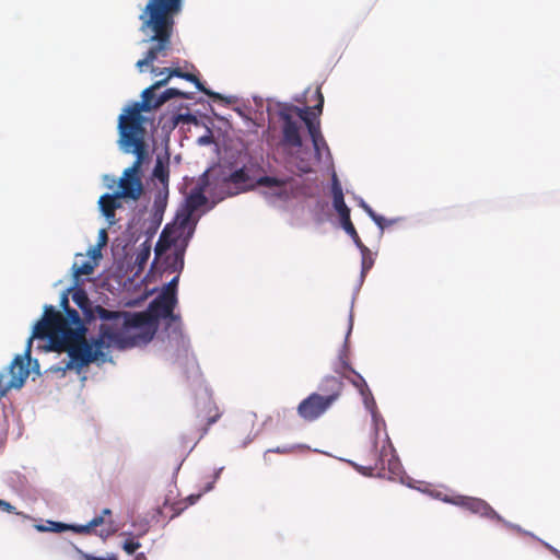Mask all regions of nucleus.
I'll use <instances>...</instances> for the list:
<instances>
[{
  "label": "nucleus",
  "instance_id": "c9c22d12",
  "mask_svg": "<svg viewBox=\"0 0 560 560\" xmlns=\"http://www.w3.org/2000/svg\"><path fill=\"white\" fill-rule=\"evenodd\" d=\"M170 70L171 69H167V68L161 70L153 66L151 67V72L154 74H163L164 72H167V75L164 79H161V80L156 81L154 84H152L156 90L165 86L168 83L170 79L172 78V77H170Z\"/></svg>",
  "mask_w": 560,
  "mask_h": 560
},
{
  "label": "nucleus",
  "instance_id": "4468645a",
  "mask_svg": "<svg viewBox=\"0 0 560 560\" xmlns=\"http://www.w3.org/2000/svg\"><path fill=\"white\" fill-rule=\"evenodd\" d=\"M343 383L341 377L327 375L322 378L315 394L322 396L328 404L334 406L343 393Z\"/></svg>",
  "mask_w": 560,
  "mask_h": 560
},
{
  "label": "nucleus",
  "instance_id": "7c9ffc66",
  "mask_svg": "<svg viewBox=\"0 0 560 560\" xmlns=\"http://www.w3.org/2000/svg\"><path fill=\"white\" fill-rule=\"evenodd\" d=\"M73 276L78 280L81 276H90L94 271V265L91 261H84L81 265L77 262L72 266Z\"/></svg>",
  "mask_w": 560,
  "mask_h": 560
},
{
  "label": "nucleus",
  "instance_id": "f704fd0d",
  "mask_svg": "<svg viewBox=\"0 0 560 560\" xmlns=\"http://www.w3.org/2000/svg\"><path fill=\"white\" fill-rule=\"evenodd\" d=\"M200 497L201 494L189 495L185 499L186 503L184 505L183 503H176L175 505H173L172 509L174 510V513L171 515V518L177 516L188 505L196 503Z\"/></svg>",
  "mask_w": 560,
  "mask_h": 560
},
{
  "label": "nucleus",
  "instance_id": "1a4fd4ad",
  "mask_svg": "<svg viewBox=\"0 0 560 560\" xmlns=\"http://www.w3.org/2000/svg\"><path fill=\"white\" fill-rule=\"evenodd\" d=\"M332 406L322 396L311 393L296 408L298 415L307 422H313L326 413Z\"/></svg>",
  "mask_w": 560,
  "mask_h": 560
},
{
  "label": "nucleus",
  "instance_id": "8fccbe9b",
  "mask_svg": "<svg viewBox=\"0 0 560 560\" xmlns=\"http://www.w3.org/2000/svg\"><path fill=\"white\" fill-rule=\"evenodd\" d=\"M113 560H118V558H117V556H116V555L114 556V559H113Z\"/></svg>",
  "mask_w": 560,
  "mask_h": 560
},
{
  "label": "nucleus",
  "instance_id": "39448f33",
  "mask_svg": "<svg viewBox=\"0 0 560 560\" xmlns=\"http://www.w3.org/2000/svg\"><path fill=\"white\" fill-rule=\"evenodd\" d=\"M155 90L153 85L147 88L141 94L142 102L133 103L127 108L125 115H120L118 124L119 136L144 140L145 129L142 126L143 118L141 112H149L159 107L154 105L156 100Z\"/></svg>",
  "mask_w": 560,
  "mask_h": 560
},
{
  "label": "nucleus",
  "instance_id": "f8f14e48",
  "mask_svg": "<svg viewBox=\"0 0 560 560\" xmlns=\"http://www.w3.org/2000/svg\"><path fill=\"white\" fill-rule=\"evenodd\" d=\"M177 305V299H172L159 294L149 305V313L155 319H168L171 322L179 320V315L174 314Z\"/></svg>",
  "mask_w": 560,
  "mask_h": 560
},
{
  "label": "nucleus",
  "instance_id": "a211bd4d",
  "mask_svg": "<svg viewBox=\"0 0 560 560\" xmlns=\"http://www.w3.org/2000/svg\"><path fill=\"white\" fill-rule=\"evenodd\" d=\"M332 205H334L335 210L338 212V214L340 217L341 224L343 222L351 220L350 219V209L348 208V206L345 202L342 188L336 177L332 183Z\"/></svg>",
  "mask_w": 560,
  "mask_h": 560
},
{
  "label": "nucleus",
  "instance_id": "cd10ccee",
  "mask_svg": "<svg viewBox=\"0 0 560 560\" xmlns=\"http://www.w3.org/2000/svg\"><path fill=\"white\" fill-rule=\"evenodd\" d=\"M106 521L104 518L103 515H98V516H95L93 517L88 524L85 525H77L74 527H72V532L77 533V534H91L92 530L95 528V527H98L101 526L102 524H104Z\"/></svg>",
  "mask_w": 560,
  "mask_h": 560
},
{
  "label": "nucleus",
  "instance_id": "b1692460",
  "mask_svg": "<svg viewBox=\"0 0 560 560\" xmlns=\"http://www.w3.org/2000/svg\"><path fill=\"white\" fill-rule=\"evenodd\" d=\"M151 255V244L147 240L143 242L139 248L137 249L136 257H135V267H136V275L138 276L141 273L150 258Z\"/></svg>",
  "mask_w": 560,
  "mask_h": 560
},
{
  "label": "nucleus",
  "instance_id": "4c0bfd02",
  "mask_svg": "<svg viewBox=\"0 0 560 560\" xmlns=\"http://www.w3.org/2000/svg\"><path fill=\"white\" fill-rule=\"evenodd\" d=\"M77 551L80 555L82 560H113L114 556H115V553H109V555H107V557L104 558V557H97V556L84 552L81 549H77Z\"/></svg>",
  "mask_w": 560,
  "mask_h": 560
},
{
  "label": "nucleus",
  "instance_id": "ea45409f",
  "mask_svg": "<svg viewBox=\"0 0 560 560\" xmlns=\"http://www.w3.org/2000/svg\"><path fill=\"white\" fill-rule=\"evenodd\" d=\"M0 510L8 513H13L15 511V508L7 501L0 500Z\"/></svg>",
  "mask_w": 560,
  "mask_h": 560
},
{
  "label": "nucleus",
  "instance_id": "72a5a7b5",
  "mask_svg": "<svg viewBox=\"0 0 560 560\" xmlns=\"http://www.w3.org/2000/svg\"><path fill=\"white\" fill-rule=\"evenodd\" d=\"M361 207L364 209V211L369 214V217L375 222V224L381 229L384 230V221L385 218L375 213L373 209L366 205L363 200L361 201Z\"/></svg>",
  "mask_w": 560,
  "mask_h": 560
},
{
  "label": "nucleus",
  "instance_id": "49530a36",
  "mask_svg": "<svg viewBox=\"0 0 560 560\" xmlns=\"http://www.w3.org/2000/svg\"><path fill=\"white\" fill-rule=\"evenodd\" d=\"M133 560H148L147 556L143 552H139L136 555Z\"/></svg>",
  "mask_w": 560,
  "mask_h": 560
},
{
  "label": "nucleus",
  "instance_id": "0eeeda50",
  "mask_svg": "<svg viewBox=\"0 0 560 560\" xmlns=\"http://www.w3.org/2000/svg\"><path fill=\"white\" fill-rule=\"evenodd\" d=\"M364 475L378 477L397 476L400 472V463L397 456L394 454L393 447L383 446L380 454H375L373 463L368 466H362Z\"/></svg>",
  "mask_w": 560,
  "mask_h": 560
},
{
  "label": "nucleus",
  "instance_id": "f03ea898",
  "mask_svg": "<svg viewBox=\"0 0 560 560\" xmlns=\"http://www.w3.org/2000/svg\"><path fill=\"white\" fill-rule=\"evenodd\" d=\"M183 10V0H149L139 15L140 31L153 43L143 59L136 66L143 71L144 66H152L159 56H167L172 48L175 18Z\"/></svg>",
  "mask_w": 560,
  "mask_h": 560
},
{
  "label": "nucleus",
  "instance_id": "c85d7f7f",
  "mask_svg": "<svg viewBox=\"0 0 560 560\" xmlns=\"http://www.w3.org/2000/svg\"><path fill=\"white\" fill-rule=\"evenodd\" d=\"M342 228L343 230L346 231L347 234H349L351 236V238L353 240L354 244L357 245L358 248H360L361 253L364 254V253H369V248L362 243L353 223L351 220L347 221V222H343L342 223Z\"/></svg>",
  "mask_w": 560,
  "mask_h": 560
},
{
  "label": "nucleus",
  "instance_id": "5701e85b",
  "mask_svg": "<svg viewBox=\"0 0 560 560\" xmlns=\"http://www.w3.org/2000/svg\"><path fill=\"white\" fill-rule=\"evenodd\" d=\"M186 202H187L188 214L183 220L180 225L185 224V222L187 221L188 217L195 210L199 209L200 207H202V206H205L207 203V197L205 196L202 188H195L194 190H191V192L187 197Z\"/></svg>",
  "mask_w": 560,
  "mask_h": 560
},
{
  "label": "nucleus",
  "instance_id": "f257e3e1",
  "mask_svg": "<svg viewBox=\"0 0 560 560\" xmlns=\"http://www.w3.org/2000/svg\"><path fill=\"white\" fill-rule=\"evenodd\" d=\"M62 315L52 305H46L43 318L34 326L33 335L28 339L25 355L30 360L33 338L47 339L50 349L66 351L68 358L60 361L52 370L65 373L74 370L80 373L92 362H106V350L110 348L127 349L136 345L135 339L122 332H115L108 325L100 326V334L92 342L86 340V327L79 313L71 307L65 308Z\"/></svg>",
  "mask_w": 560,
  "mask_h": 560
},
{
  "label": "nucleus",
  "instance_id": "dca6fc26",
  "mask_svg": "<svg viewBox=\"0 0 560 560\" xmlns=\"http://www.w3.org/2000/svg\"><path fill=\"white\" fill-rule=\"evenodd\" d=\"M11 380L8 387L2 390L5 394L8 388H21L30 375L28 365L24 362L22 355H16L10 365Z\"/></svg>",
  "mask_w": 560,
  "mask_h": 560
},
{
  "label": "nucleus",
  "instance_id": "2f4dec72",
  "mask_svg": "<svg viewBox=\"0 0 560 560\" xmlns=\"http://www.w3.org/2000/svg\"><path fill=\"white\" fill-rule=\"evenodd\" d=\"M48 524H49V526L37 525L36 528L39 532L51 530V532H56V533H61L65 530H72V527L75 526V525H67L63 523L51 522V521L48 522Z\"/></svg>",
  "mask_w": 560,
  "mask_h": 560
},
{
  "label": "nucleus",
  "instance_id": "6ab92c4d",
  "mask_svg": "<svg viewBox=\"0 0 560 560\" xmlns=\"http://www.w3.org/2000/svg\"><path fill=\"white\" fill-rule=\"evenodd\" d=\"M350 373H351V375L342 373L341 377L348 380L358 389V392L362 396L365 405L369 404V400L373 401L372 393H371L365 380L363 378V376L361 374H359L354 369H350Z\"/></svg>",
  "mask_w": 560,
  "mask_h": 560
},
{
  "label": "nucleus",
  "instance_id": "c03bdc74",
  "mask_svg": "<svg viewBox=\"0 0 560 560\" xmlns=\"http://www.w3.org/2000/svg\"><path fill=\"white\" fill-rule=\"evenodd\" d=\"M114 532H115V529H114V528H108V529H106V530L102 529L100 535H101L102 537H107V536H109L110 534H113Z\"/></svg>",
  "mask_w": 560,
  "mask_h": 560
},
{
  "label": "nucleus",
  "instance_id": "393cba45",
  "mask_svg": "<svg viewBox=\"0 0 560 560\" xmlns=\"http://www.w3.org/2000/svg\"><path fill=\"white\" fill-rule=\"evenodd\" d=\"M175 97L184 98V100H191L192 95H191V93L183 92L175 88H170V89H166L163 93H161L156 97V100L154 101V105L160 107L167 101L175 98Z\"/></svg>",
  "mask_w": 560,
  "mask_h": 560
},
{
  "label": "nucleus",
  "instance_id": "58836bf2",
  "mask_svg": "<svg viewBox=\"0 0 560 560\" xmlns=\"http://www.w3.org/2000/svg\"><path fill=\"white\" fill-rule=\"evenodd\" d=\"M141 547V544L139 541H136L133 539H128L122 544V549L128 553L132 555L135 553L139 548Z\"/></svg>",
  "mask_w": 560,
  "mask_h": 560
},
{
  "label": "nucleus",
  "instance_id": "de8ad7c7",
  "mask_svg": "<svg viewBox=\"0 0 560 560\" xmlns=\"http://www.w3.org/2000/svg\"><path fill=\"white\" fill-rule=\"evenodd\" d=\"M101 515H103L104 517L107 516V515L109 516V515H112V511L109 509H104L102 511Z\"/></svg>",
  "mask_w": 560,
  "mask_h": 560
},
{
  "label": "nucleus",
  "instance_id": "c756f323",
  "mask_svg": "<svg viewBox=\"0 0 560 560\" xmlns=\"http://www.w3.org/2000/svg\"><path fill=\"white\" fill-rule=\"evenodd\" d=\"M166 198H167V190H165V194L162 195V192H159L156 196L153 208H154V218L156 221V225H160L162 221V215L166 207Z\"/></svg>",
  "mask_w": 560,
  "mask_h": 560
},
{
  "label": "nucleus",
  "instance_id": "a18cd8bd",
  "mask_svg": "<svg viewBox=\"0 0 560 560\" xmlns=\"http://www.w3.org/2000/svg\"><path fill=\"white\" fill-rule=\"evenodd\" d=\"M61 306L63 307V310L67 308V307H70L67 295L62 296V299H61Z\"/></svg>",
  "mask_w": 560,
  "mask_h": 560
},
{
  "label": "nucleus",
  "instance_id": "aec40b11",
  "mask_svg": "<svg viewBox=\"0 0 560 560\" xmlns=\"http://www.w3.org/2000/svg\"><path fill=\"white\" fill-rule=\"evenodd\" d=\"M153 177L158 179L167 190L170 180V155L165 153L164 156L158 155L153 168Z\"/></svg>",
  "mask_w": 560,
  "mask_h": 560
},
{
  "label": "nucleus",
  "instance_id": "412c9836",
  "mask_svg": "<svg viewBox=\"0 0 560 560\" xmlns=\"http://www.w3.org/2000/svg\"><path fill=\"white\" fill-rule=\"evenodd\" d=\"M118 198L117 194H105L98 200L101 211L110 224L114 223L116 209L120 207Z\"/></svg>",
  "mask_w": 560,
  "mask_h": 560
},
{
  "label": "nucleus",
  "instance_id": "20e7f679",
  "mask_svg": "<svg viewBox=\"0 0 560 560\" xmlns=\"http://www.w3.org/2000/svg\"><path fill=\"white\" fill-rule=\"evenodd\" d=\"M120 149L126 153H133L136 160L132 165L126 168L119 180V192L117 196L131 200H138L143 192L140 171L148 159V150L144 140L119 136Z\"/></svg>",
  "mask_w": 560,
  "mask_h": 560
},
{
  "label": "nucleus",
  "instance_id": "a878e982",
  "mask_svg": "<svg viewBox=\"0 0 560 560\" xmlns=\"http://www.w3.org/2000/svg\"><path fill=\"white\" fill-rule=\"evenodd\" d=\"M184 254L185 248L176 249L173 254L166 257L167 268L173 272H180L184 268Z\"/></svg>",
  "mask_w": 560,
  "mask_h": 560
},
{
  "label": "nucleus",
  "instance_id": "f3484780",
  "mask_svg": "<svg viewBox=\"0 0 560 560\" xmlns=\"http://www.w3.org/2000/svg\"><path fill=\"white\" fill-rule=\"evenodd\" d=\"M170 77H177V78H182L184 80H187L189 82H192L200 92H202L203 94L208 95L213 101H222V102H225L228 104L231 103L230 100L225 98L220 93H217V92H213V91L207 89L201 83V81L195 74H192V73L184 72L179 68H175V69H171L170 70Z\"/></svg>",
  "mask_w": 560,
  "mask_h": 560
},
{
  "label": "nucleus",
  "instance_id": "a19ab883",
  "mask_svg": "<svg viewBox=\"0 0 560 560\" xmlns=\"http://www.w3.org/2000/svg\"><path fill=\"white\" fill-rule=\"evenodd\" d=\"M369 253H364L362 254L363 258H362V272H365L366 270H369L371 267H372V260H368L366 258V255H369Z\"/></svg>",
  "mask_w": 560,
  "mask_h": 560
},
{
  "label": "nucleus",
  "instance_id": "2eb2a0df",
  "mask_svg": "<svg viewBox=\"0 0 560 560\" xmlns=\"http://www.w3.org/2000/svg\"><path fill=\"white\" fill-rule=\"evenodd\" d=\"M196 418L197 421L195 427L198 434L197 440L199 441L208 432L209 427L218 421L220 413L218 409L208 401L202 404V406L199 408Z\"/></svg>",
  "mask_w": 560,
  "mask_h": 560
},
{
  "label": "nucleus",
  "instance_id": "e433bc0d",
  "mask_svg": "<svg viewBox=\"0 0 560 560\" xmlns=\"http://www.w3.org/2000/svg\"><path fill=\"white\" fill-rule=\"evenodd\" d=\"M352 369L348 362V355L347 353H342L339 357L338 366L335 368V371L342 376V373H346L345 371H349Z\"/></svg>",
  "mask_w": 560,
  "mask_h": 560
},
{
  "label": "nucleus",
  "instance_id": "9d476101",
  "mask_svg": "<svg viewBox=\"0 0 560 560\" xmlns=\"http://www.w3.org/2000/svg\"><path fill=\"white\" fill-rule=\"evenodd\" d=\"M292 180V177L261 176L256 179V184L269 189L268 197L288 201L293 197V190L289 187Z\"/></svg>",
  "mask_w": 560,
  "mask_h": 560
},
{
  "label": "nucleus",
  "instance_id": "bb28decb",
  "mask_svg": "<svg viewBox=\"0 0 560 560\" xmlns=\"http://www.w3.org/2000/svg\"><path fill=\"white\" fill-rule=\"evenodd\" d=\"M175 243V238H173L171 236V233L168 231V228L166 226L161 235H160V238L156 243V246H155V256L156 257H160L164 254V252L172 245Z\"/></svg>",
  "mask_w": 560,
  "mask_h": 560
},
{
  "label": "nucleus",
  "instance_id": "423d86ee",
  "mask_svg": "<svg viewBox=\"0 0 560 560\" xmlns=\"http://www.w3.org/2000/svg\"><path fill=\"white\" fill-rule=\"evenodd\" d=\"M315 95L317 98V104L313 108L306 107V109L296 110L303 115L301 116V120L307 127L308 133L313 142L316 160L319 161L322 159L323 151H328L329 149L325 138L322 135L320 121L318 119L324 106V96L319 88L316 89Z\"/></svg>",
  "mask_w": 560,
  "mask_h": 560
},
{
  "label": "nucleus",
  "instance_id": "6e6552de",
  "mask_svg": "<svg viewBox=\"0 0 560 560\" xmlns=\"http://www.w3.org/2000/svg\"><path fill=\"white\" fill-rule=\"evenodd\" d=\"M296 109H301L294 105L283 106L279 110V118L283 121L282 126V137L283 143L285 145L292 148H302V138L300 135V125L299 121L293 118V115H296L300 119L302 114H300Z\"/></svg>",
  "mask_w": 560,
  "mask_h": 560
},
{
  "label": "nucleus",
  "instance_id": "79ce46f5",
  "mask_svg": "<svg viewBox=\"0 0 560 560\" xmlns=\"http://www.w3.org/2000/svg\"><path fill=\"white\" fill-rule=\"evenodd\" d=\"M292 451H293L292 446H283V447H277L273 450H269V452H275V453H279V454H289Z\"/></svg>",
  "mask_w": 560,
  "mask_h": 560
},
{
  "label": "nucleus",
  "instance_id": "09e8293b",
  "mask_svg": "<svg viewBox=\"0 0 560 560\" xmlns=\"http://www.w3.org/2000/svg\"><path fill=\"white\" fill-rule=\"evenodd\" d=\"M395 221H396V220H387V219H385V221H384V229H385L386 226L392 225Z\"/></svg>",
  "mask_w": 560,
  "mask_h": 560
},
{
  "label": "nucleus",
  "instance_id": "9b49d317",
  "mask_svg": "<svg viewBox=\"0 0 560 560\" xmlns=\"http://www.w3.org/2000/svg\"><path fill=\"white\" fill-rule=\"evenodd\" d=\"M448 502L462 506L474 514L480 515L481 517L504 522V520L491 508V505L482 499L457 495L452 500H448Z\"/></svg>",
  "mask_w": 560,
  "mask_h": 560
},
{
  "label": "nucleus",
  "instance_id": "37998d69",
  "mask_svg": "<svg viewBox=\"0 0 560 560\" xmlns=\"http://www.w3.org/2000/svg\"><path fill=\"white\" fill-rule=\"evenodd\" d=\"M107 242V233L105 230H101L100 232V246H104Z\"/></svg>",
  "mask_w": 560,
  "mask_h": 560
},
{
  "label": "nucleus",
  "instance_id": "7ed1b4c3",
  "mask_svg": "<svg viewBox=\"0 0 560 560\" xmlns=\"http://www.w3.org/2000/svg\"><path fill=\"white\" fill-rule=\"evenodd\" d=\"M72 300L89 322L100 318L103 320L102 325H108L115 332L129 335L131 328L140 327L147 322V316L141 313L130 316L128 313L109 311L101 305L93 306L86 292L82 289L73 292Z\"/></svg>",
  "mask_w": 560,
  "mask_h": 560
},
{
  "label": "nucleus",
  "instance_id": "ddd939ff",
  "mask_svg": "<svg viewBox=\"0 0 560 560\" xmlns=\"http://www.w3.org/2000/svg\"><path fill=\"white\" fill-rule=\"evenodd\" d=\"M223 183L230 195H237L240 192L250 190L257 186L256 180L249 176L244 167L232 172L228 177L224 178Z\"/></svg>",
  "mask_w": 560,
  "mask_h": 560
},
{
  "label": "nucleus",
  "instance_id": "473e14b6",
  "mask_svg": "<svg viewBox=\"0 0 560 560\" xmlns=\"http://www.w3.org/2000/svg\"><path fill=\"white\" fill-rule=\"evenodd\" d=\"M179 276H175L161 291V294L166 295L172 299H177V285H178Z\"/></svg>",
  "mask_w": 560,
  "mask_h": 560
},
{
  "label": "nucleus",
  "instance_id": "4be33fe9",
  "mask_svg": "<svg viewBox=\"0 0 560 560\" xmlns=\"http://www.w3.org/2000/svg\"><path fill=\"white\" fill-rule=\"evenodd\" d=\"M293 163L300 174L313 172L312 154L308 150L299 148V151L293 155Z\"/></svg>",
  "mask_w": 560,
  "mask_h": 560
}]
</instances>
